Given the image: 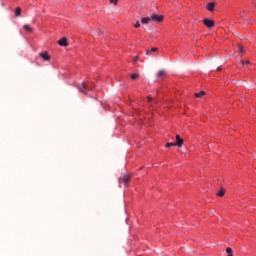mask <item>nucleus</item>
Listing matches in <instances>:
<instances>
[{
	"label": "nucleus",
	"instance_id": "obj_1",
	"mask_svg": "<svg viewBox=\"0 0 256 256\" xmlns=\"http://www.w3.org/2000/svg\"><path fill=\"white\" fill-rule=\"evenodd\" d=\"M78 91L83 95H88L89 91H93V83L82 82L76 85Z\"/></svg>",
	"mask_w": 256,
	"mask_h": 256
},
{
	"label": "nucleus",
	"instance_id": "obj_2",
	"mask_svg": "<svg viewBox=\"0 0 256 256\" xmlns=\"http://www.w3.org/2000/svg\"><path fill=\"white\" fill-rule=\"evenodd\" d=\"M204 25L208 28V29H213V27H215V21L211 20V19H204L203 20Z\"/></svg>",
	"mask_w": 256,
	"mask_h": 256
},
{
	"label": "nucleus",
	"instance_id": "obj_3",
	"mask_svg": "<svg viewBox=\"0 0 256 256\" xmlns=\"http://www.w3.org/2000/svg\"><path fill=\"white\" fill-rule=\"evenodd\" d=\"M163 19H164L163 15L152 14L150 16L151 21H157L158 23H161V21H163Z\"/></svg>",
	"mask_w": 256,
	"mask_h": 256
},
{
	"label": "nucleus",
	"instance_id": "obj_4",
	"mask_svg": "<svg viewBox=\"0 0 256 256\" xmlns=\"http://www.w3.org/2000/svg\"><path fill=\"white\" fill-rule=\"evenodd\" d=\"M131 181V176L124 175L122 178L119 179V183H123V185H127Z\"/></svg>",
	"mask_w": 256,
	"mask_h": 256
},
{
	"label": "nucleus",
	"instance_id": "obj_5",
	"mask_svg": "<svg viewBox=\"0 0 256 256\" xmlns=\"http://www.w3.org/2000/svg\"><path fill=\"white\" fill-rule=\"evenodd\" d=\"M39 57L43 59L44 61H51V56L49 55V52H41L39 54Z\"/></svg>",
	"mask_w": 256,
	"mask_h": 256
},
{
	"label": "nucleus",
	"instance_id": "obj_6",
	"mask_svg": "<svg viewBox=\"0 0 256 256\" xmlns=\"http://www.w3.org/2000/svg\"><path fill=\"white\" fill-rule=\"evenodd\" d=\"M176 147H183V139L180 135H176V143H174Z\"/></svg>",
	"mask_w": 256,
	"mask_h": 256
},
{
	"label": "nucleus",
	"instance_id": "obj_7",
	"mask_svg": "<svg viewBox=\"0 0 256 256\" xmlns=\"http://www.w3.org/2000/svg\"><path fill=\"white\" fill-rule=\"evenodd\" d=\"M58 45H60V47H67V45H69V43H67V38H62L58 41Z\"/></svg>",
	"mask_w": 256,
	"mask_h": 256
},
{
	"label": "nucleus",
	"instance_id": "obj_8",
	"mask_svg": "<svg viewBox=\"0 0 256 256\" xmlns=\"http://www.w3.org/2000/svg\"><path fill=\"white\" fill-rule=\"evenodd\" d=\"M208 11H214L215 10V2H210L207 5Z\"/></svg>",
	"mask_w": 256,
	"mask_h": 256
},
{
	"label": "nucleus",
	"instance_id": "obj_9",
	"mask_svg": "<svg viewBox=\"0 0 256 256\" xmlns=\"http://www.w3.org/2000/svg\"><path fill=\"white\" fill-rule=\"evenodd\" d=\"M165 75H166L165 70H160V71L157 73L158 79H161V77H165Z\"/></svg>",
	"mask_w": 256,
	"mask_h": 256
},
{
	"label": "nucleus",
	"instance_id": "obj_10",
	"mask_svg": "<svg viewBox=\"0 0 256 256\" xmlns=\"http://www.w3.org/2000/svg\"><path fill=\"white\" fill-rule=\"evenodd\" d=\"M149 21H151V17H146V18L141 19V23H143L144 25H147V23H149Z\"/></svg>",
	"mask_w": 256,
	"mask_h": 256
},
{
	"label": "nucleus",
	"instance_id": "obj_11",
	"mask_svg": "<svg viewBox=\"0 0 256 256\" xmlns=\"http://www.w3.org/2000/svg\"><path fill=\"white\" fill-rule=\"evenodd\" d=\"M238 52L243 55V53H245V47L243 45H238Z\"/></svg>",
	"mask_w": 256,
	"mask_h": 256
},
{
	"label": "nucleus",
	"instance_id": "obj_12",
	"mask_svg": "<svg viewBox=\"0 0 256 256\" xmlns=\"http://www.w3.org/2000/svg\"><path fill=\"white\" fill-rule=\"evenodd\" d=\"M15 16L16 17H21V8L20 7H17L16 10H15Z\"/></svg>",
	"mask_w": 256,
	"mask_h": 256
},
{
	"label": "nucleus",
	"instance_id": "obj_13",
	"mask_svg": "<svg viewBox=\"0 0 256 256\" xmlns=\"http://www.w3.org/2000/svg\"><path fill=\"white\" fill-rule=\"evenodd\" d=\"M23 28L25 29V31H29L30 33H31V31H33V28H31V26L28 25V24H25V25L23 26Z\"/></svg>",
	"mask_w": 256,
	"mask_h": 256
},
{
	"label": "nucleus",
	"instance_id": "obj_14",
	"mask_svg": "<svg viewBox=\"0 0 256 256\" xmlns=\"http://www.w3.org/2000/svg\"><path fill=\"white\" fill-rule=\"evenodd\" d=\"M226 253L228 254L227 256H233V249L231 247L226 248Z\"/></svg>",
	"mask_w": 256,
	"mask_h": 256
},
{
	"label": "nucleus",
	"instance_id": "obj_15",
	"mask_svg": "<svg viewBox=\"0 0 256 256\" xmlns=\"http://www.w3.org/2000/svg\"><path fill=\"white\" fill-rule=\"evenodd\" d=\"M203 95H205V91H201L199 93H196L195 97H197L198 99H201V97H203Z\"/></svg>",
	"mask_w": 256,
	"mask_h": 256
},
{
	"label": "nucleus",
	"instance_id": "obj_16",
	"mask_svg": "<svg viewBox=\"0 0 256 256\" xmlns=\"http://www.w3.org/2000/svg\"><path fill=\"white\" fill-rule=\"evenodd\" d=\"M157 51V48H152L151 50L146 51V55H151L152 53H155Z\"/></svg>",
	"mask_w": 256,
	"mask_h": 256
},
{
	"label": "nucleus",
	"instance_id": "obj_17",
	"mask_svg": "<svg viewBox=\"0 0 256 256\" xmlns=\"http://www.w3.org/2000/svg\"><path fill=\"white\" fill-rule=\"evenodd\" d=\"M225 195V190L224 189H221L218 193H217V196L218 197H223Z\"/></svg>",
	"mask_w": 256,
	"mask_h": 256
},
{
	"label": "nucleus",
	"instance_id": "obj_18",
	"mask_svg": "<svg viewBox=\"0 0 256 256\" xmlns=\"http://www.w3.org/2000/svg\"><path fill=\"white\" fill-rule=\"evenodd\" d=\"M166 147H167V148H169V147H176V144L173 143V142H168V143L166 144Z\"/></svg>",
	"mask_w": 256,
	"mask_h": 256
},
{
	"label": "nucleus",
	"instance_id": "obj_19",
	"mask_svg": "<svg viewBox=\"0 0 256 256\" xmlns=\"http://www.w3.org/2000/svg\"><path fill=\"white\" fill-rule=\"evenodd\" d=\"M130 78L133 79V80L138 79L139 78V74H131Z\"/></svg>",
	"mask_w": 256,
	"mask_h": 256
},
{
	"label": "nucleus",
	"instance_id": "obj_20",
	"mask_svg": "<svg viewBox=\"0 0 256 256\" xmlns=\"http://www.w3.org/2000/svg\"><path fill=\"white\" fill-rule=\"evenodd\" d=\"M96 35H98V36L103 35V29L97 30Z\"/></svg>",
	"mask_w": 256,
	"mask_h": 256
},
{
	"label": "nucleus",
	"instance_id": "obj_21",
	"mask_svg": "<svg viewBox=\"0 0 256 256\" xmlns=\"http://www.w3.org/2000/svg\"><path fill=\"white\" fill-rule=\"evenodd\" d=\"M209 215H210V217L215 216V210H214V209H211V210L209 211Z\"/></svg>",
	"mask_w": 256,
	"mask_h": 256
},
{
	"label": "nucleus",
	"instance_id": "obj_22",
	"mask_svg": "<svg viewBox=\"0 0 256 256\" xmlns=\"http://www.w3.org/2000/svg\"><path fill=\"white\" fill-rule=\"evenodd\" d=\"M134 27H136V29H139V27H141V23L138 21L135 23Z\"/></svg>",
	"mask_w": 256,
	"mask_h": 256
},
{
	"label": "nucleus",
	"instance_id": "obj_23",
	"mask_svg": "<svg viewBox=\"0 0 256 256\" xmlns=\"http://www.w3.org/2000/svg\"><path fill=\"white\" fill-rule=\"evenodd\" d=\"M119 0H110V3H113L114 5H117Z\"/></svg>",
	"mask_w": 256,
	"mask_h": 256
},
{
	"label": "nucleus",
	"instance_id": "obj_24",
	"mask_svg": "<svg viewBox=\"0 0 256 256\" xmlns=\"http://www.w3.org/2000/svg\"><path fill=\"white\" fill-rule=\"evenodd\" d=\"M139 61V56L134 57V63H137Z\"/></svg>",
	"mask_w": 256,
	"mask_h": 256
},
{
	"label": "nucleus",
	"instance_id": "obj_25",
	"mask_svg": "<svg viewBox=\"0 0 256 256\" xmlns=\"http://www.w3.org/2000/svg\"><path fill=\"white\" fill-rule=\"evenodd\" d=\"M242 65H249V61H241Z\"/></svg>",
	"mask_w": 256,
	"mask_h": 256
},
{
	"label": "nucleus",
	"instance_id": "obj_26",
	"mask_svg": "<svg viewBox=\"0 0 256 256\" xmlns=\"http://www.w3.org/2000/svg\"><path fill=\"white\" fill-rule=\"evenodd\" d=\"M147 99H148L149 103H152L153 99L151 98V96H148Z\"/></svg>",
	"mask_w": 256,
	"mask_h": 256
},
{
	"label": "nucleus",
	"instance_id": "obj_27",
	"mask_svg": "<svg viewBox=\"0 0 256 256\" xmlns=\"http://www.w3.org/2000/svg\"><path fill=\"white\" fill-rule=\"evenodd\" d=\"M217 71H221V67H218V68H217Z\"/></svg>",
	"mask_w": 256,
	"mask_h": 256
}]
</instances>
